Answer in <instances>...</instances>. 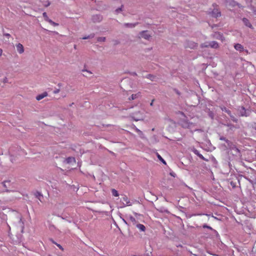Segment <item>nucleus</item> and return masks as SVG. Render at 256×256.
I'll list each match as a JSON object with an SVG mask.
<instances>
[{
    "label": "nucleus",
    "mask_w": 256,
    "mask_h": 256,
    "mask_svg": "<svg viewBox=\"0 0 256 256\" xmlns=\"http://www.w3.org/2000/svg\"><path fill=\"white\" fill-rule=\"evenodd\" d=\"M106 40L104 37H99L98 38V41L99 42H104Z\"/></svg>",
    "instance_id": "4be33fe9"
},
{
    "label": "nucleus",
    "mask_w": 256,
    "mask_h": 256,
    "mask_svg": "<svg viewBox=\"0 0 256 256\" xmlns=\"http://www.w3.org/2000/svg\"><path fill=\"white\" fill-rule=\"evenodd\" d=\"M221 110L224 111V112H226L228 115H230V116H231V112L230 110H228L226 107H222L221 108Z\"/></svg>",
    "instance_id": "2eb2a0df"
},
{
    "label": "nucleus",
    "mask_w": 256,
    "mask_h": 256,
    "mask_svg": "<svg viewBox=\"0 0 256 256\" xmlns=\"http://www.w3.org/2000/svg\"><path fill=\"white\" fill-rule=\"evenodd\" d=\"M50 24H52V26H57L58 25V24L53 22L52 20H51L50 19L48 20V22Z\"/></svg>",
    "instance_id": "412c9836"
},
{
    "label": "nucleus",
    "mask_w": 256,
    "mask_h": 256,
    "mask_svg": "<svg viewBox=\"0 0 256 256\" xmlns=\"http://www.w3.org/2000/svg\"><path fill=\"white\" fill-rule=\"evenodd\" d=\"M156 156L162 162V163L166 164V161L162 158L158 153H156Z\"/></svg>",
    "instance_id": "a211bd4d"
},
{
    "label": "nucleus",
    "mask_w": 256,
    "mask_h": 256,
    "mask_svg": "<svg viewBox=\"0 0 256 256\" xmlns=\"http://www.w3.org/2000/svg\"><path fill=\"white\" fill-rule=\"evenodd\" d=\"M212 16L214 18H218L220 16L221 14L219 10L217 8H214L212 12Z\"/></svg>",
    "instance_id": "20e7f679"
},
{
    "label": "nucleus",
    "mask_w": 256,
    "mask_h": 256,
    "mask_svg": "<svg viewBox=\"0 0 256 256\" xmlns=\"http://www.w3.org/2000/svg\"><path fill=\"white\" fill-rule=\"evenodd\" d=\"M203 228H208V229H210V230H212V228L210 226H207L206 224L204 225L203 226Z\"/></svg>",
    "instance_id": "393cba45"
},
{
    "label": "nucleus",
    "mask_w": 256,
    "mask_h": 256,
    "mask_svg": "<svg viewBox=\"0 0 256 256\" xmlns=\"http://www.w3.org/2000/svg\"><path fill=\"white\" fill-rule=\"evenodd\" d=\"M147 78H148L151 79L152 80H153V79H152V78H154V77L153 76L150 75V74H148V76Z\"/></svg>",
    "instance_id": "a878e982"
},
{
    "label": "nucleus",
    "mask_w": 256,
    "mask_h": 256,
    "mask_svg": "<svg viewBox=\"0 0 256 256\" xmlns=\"http://www.w3.org/2000/svg\"><path fill=\"white\" fill-rule=\"evenodd\" d=\"M240 116H246L247 115L246 114V110L245 109V108L244 107H242L241 108V110H240Z\"/></svg>",
    "instance_id": "4468645a"
},
{
    "label": "nucleus",
    "mask_w": 256,
    "mask_h": 256,
    "mask_svg": "<svg viewBox=\"0 0 256 256\" xmlns=\"http://www.w3.org/2000/svg\"><path fill=\"white\" fill-rule=\"evenodd\" d=\"M242 21L244 22V24H246V26H248V27H249L250 28H252V25L250 24V22L249 20L247 18H244L242 19Z\"/></svg>",
    "instance_id": "9b49d317"
},
{
    "label": "nucleus",
    "mask_w": 256,
    "mask_h": 256,
    "mask_svg": "<svg viewBox=\"0 0 256 256\" xmlns=\"http://www.w3.org/2000/svg\"><path fill=\"white\" fill-rule=\"evenodd\" d=\"M2 48H0V56L2 55Z\"/></svg>",
    "instance_id": "72a5a7b5"
},
{
    "label": "nucleus",
    "mask_w": 256,
    "mask_h": 256,
    "mask_svg": "<svg viewBox=\"0 0 256 256\" xmlns=\"http://www.w3.org/2000/svg\"><path fill=\"white\" fill-rule=\"evenodd\" d=\"M16 50H17L19 54H21L24 52V46H23L22 44H21L18 43V44H16Z\"/></svg>",
    "instance_id": "7ed1b4c3"
},
{
    "label": "nucleus",
    "mask_w": 256,
    "mask_h": 256,
    "mask_svg": "<svg viewBox=\"0 0 256 256\" xmlns=\"http://www.w3.org/2000/svg\"><path fill=\"white\" fill-rule=\"evenodd\" d=\"M44 18V19L46 21L48 22V20H50L48 17V15L46 12H44L42 14Z\"/></svg>",
    "instance_id": "aec40b11"
},
{
    "label": "nucleus",
    "mask_w": 256,
    "mask_h": 256,
    "mask_svg": "<svg viewBox=\"0 0 256 256\" xmlns=\"http://www.w3.org/2000/svg\"><path fill=\"white\" fill-rule=\"evenodd\" d=\"M140 36L142 38H144L146 40H148L150 36L148 34V31H143L140 34Z\"/></svg>",
    "instance_id": "6e6552de"
},
{
    "label": "nucleus",
    "mask_w": 256,
    "mask_h": 256,
    "mask_svg": "<svg viewBox=\"0 0 256 256\" xmlns=\"http://www.w3.org/2000/svg\"><path fill=\"white\" fill-rule=\"evenodd\" d=\"M234 48L240 52H243L244 50V46L240 44H236L234 46Z\"/></svg>",
    "instance_id": "0eeeda50"
},
{
    "label": "nucleus",
    "mask_w": 256,
    "mask_h": 256,
    "mask_svg": "<svg viewBox=\"0 0 256 256\" xmlns=\"http://www.w3.org/2000/svg\"><path fill=\"white\" fill-rule=\"evenodd\" d=\"M202 48L210 47L213 48H218L219 45L216 41H212L209 42H205L200 45Z\"/></svg>",
    "instance_id": "f257e3e1"
},
{
    "label": "nucleus",
    "mask_w": 256,
    "mask_h": 256,
    "mask_svg": "<svg viewBox=\"0 0 256 256\" xmlns=\"http://www.w3.org/2000/svg\"><path fill=\"white\" fill-rule=\"evenodd\" d=\"M56 244L60 250H63V248L61 245H60V244Z\"/></svg>",
    "instance_id": "c756f323"
},
{
    "label": "nucleus",
    "mask_w": 256,
    "mask_h": 256,
    "mask_svg": "<svg viewBox=\"0 0 256 256\" xmlns=\"http://www.w3.org/2000/svg\"><path fill=\"white\" fill-rule=\"evenodd\" d=\"M129 219H130V220L132 223L133 224H136L137 222V221L136 220V218L132 216H130L129 217Z\"/></svg>",
    "instance_id": "dca6fc26"
},
{
    "label": "nucleus",
    "mask_w": 256,
    "mask_h": 256,
    "mask_svg": "<svg viewBox=\"0 0 256 256\" xmlns=\"http://www.w3.org/2000/svg\"><path fill=\"white\" fill-rule=\"evenodd\" d=\"M197 46L198 44L191 41H188L187 42V45L186 46V48H189L192 49L194 48Z\"/></svg>",
    "instance_id": "f03ea898"
},
{
    "label": "nucleus",
    "mask_w": 256,
    "mask_h": 256,
    "mask_svg": "<svg viewBox=\"0 0 256 256\" xmlns=\"http://www.w3.org/2000/svg\"><path fill=\"white\" fill-rule=\"evenodd\" d=\"M140 92H138L136 94H132V96L128 98V100H132L138 98L141 96Z\"/></svg>",
    "instance_id": "423d86ee"
},
{
    "label": "nucleus",
    "mask_w": 256,
    "mask_h": 256,
    "mask_svg": "<svg viewBox=\"0 0 256 256\" xmlns=\"http://www.w3.org/2000/svg\"><path fill=\"white\" fill-rule=\"evenodd\" d=\"M6 182H4L3 184H4V186H6Z\"/></svg>",
    "instance_id": "4c0bfd02"
},
{
    "label": "nucleus",
    "mask_w": 256,
    "mask_h": 256,
    "mask_svg": "<svg viewBox=\"0 0 256 256\" xmlns=\"http://www.w3.org/2000/svg\"><path fill=\"white\" fill-rule=\"evenodd\" d=\"M254 15H256V10H254Z\"/></svg>",
    "instance_id": "c9c22d12"
},
{
    "label": "nucleus",
    "mask_w": 256,
    "mask_h": 256,
    "mask_svg": "<svg viewBox=\"0 0 256 256\" xmlns=\"http://www.w3.org/2000/svg\"><path fill=\"white\" fill-rule=\"evenodd\" d=\"M122 11V8H118L116 10V12H119Z\"/></svg>",
    "instance_id": "7c9ffc66"
},
{
    "label": "nucleus",
    "mask_w": 256,
    "mask_h": 256,
    "mask_svg": "<svg viewBox=\"0 0 256 256\" xmlns=\"http://www.w3.org/2000/svg\"><path fill=\"white\" fill-rule=\"evenodd\" d=\"M222 42H223L224 40V38L222 36H220V38Z\"/></svg>",
    "instance_id": "473e14b6"
},
{
    "label": "nucleus",
    "mask_w": 256,
    "mask_h": 256,
    "mask_svg": "<svg viewBox=\"0 0 256 256\" xmlns=\"http://www.w3.org/2000/svg\"><path fill=\"white\" fill-rule=\"evenodd\" d=\"M254 15H256V10H254Z\"/></svg>",
    "instance_id": "e433bc0d"
},
{
    "label": "nucleus",
    "mask_w": 256,
    "mask_h": 256,
    "mask_svg": "<svg viewBox=\"0 0 256 256\" xmlns=\"http://www.w3.org/2000/svg\"><path fill=\"white\" fill-rule=\"evenodd\" d=\"M96 18H98V20H100L101 19V18H100V16L96 15V16H94V20Z\"/></svg>",
    "instance_id": "c85d7f7f"
},
{
    "label": "nucleus",
    "mask_w": 256,
    "mask_h": 256,
    "mask_svg": "<svg viewBox=\"0 0 256 256\" xmlns=\"http://www.w3.org/2000/svg\"><path fill=\"white\" fill-rule=\"evenodd\" d=\"M134 129L135 131L142 138H144L143 133L138 128L135 126H134Z\"/></svg>",
    "instance_id": "f8f14e48"
},
{
    "label": "nucleus",
    "mask_w": 256,
    "mask_h": 256,
    "mask_svg": "<svg viewBox=\"0 0 256 256\" xmlns=\"http://www.w3.org/2000/svg\"><path fill=\"white\" fill-rule=\"evenodd\" d=\"M220 140H224V138H220Z\"/></svg>",
    "instance_id": "79ce46f5"
},
{
    "label": "nucleus",
    "mask_w": 256,
    "mask_h": 256,
    "mask_svg": "<svg viewBox=\"0 0 256 256\" xmlns=\"http://www.w3.org/2000/svg\"><path fill=\"white\" fill-rule=\"evenodd\" d=\"M112 193L113 196H119L118 192L115 189H112Z\"/></svg>",
    "instance_id": "f3484780"
},
{
    "label": "nucleus",
    "mask_w": 256,
    "mask_h": 256,
    "mask_svg": "<svg viewBox=\"0 0 256 256\" xmlns=\"http://www.w3.org/2000/svg\"><path fill=\"white\" fill-rule=\"evenodd\" d=\"M93 36H84V37H83V38H82V39H83V40H86V39L90 38H92Z\"/></svg>",
    "instance_id": "bb28decb"
},
{
    "label": "nucleus",
    "mask_w": 256,
    "mask_h": 256,
    "mask_svg": "<svg viewBox=\"0 0 256 256\" xmlns=\"http://www.w3.org/2000/svg\"><path fill=\"white\" fill-rule=\"evenodd\" d=\"M136 227L141 231L144 232L146 230V227L144 225L142 224H137Z\"/></svg>",
    "instance_id": "ddd939ff"
},
{
    "label": "nucleus",
    "mask_w": 256,
    "mask_h": 256,
    "mask_svg": "<svg viewBox=\"0 0 256 256\" xmlns=\"http://www.w3.org/2000/svg\"><path fill=\"white\" fill-rule=\"evenodd\" d=\"M75 159L74 158L72 157H68L66 159V161L67 163H70L72 162V161H74Z\"/></svg>",
    "instance_id": "6ab92c4d"
},
{
    "label": "nucleus",
    "mask_w": 256,
    "mask_h": 256,
    "mask_svg": "<svg viewBox=\"0 0 256 256\" xmlns=\"http://www.w3.org/2000/svg\"><path fill=\"white\" fill-rule=\"evenodd\" d=\"M154 102V100H152V102H150V105L151 106H153Z\"/></svg>",
    "instance_id": "f704fd0d"
},
{
    "label": "nucleus",
    "mask_w": 256,
    "mask_h": 256,
    "mask_svg": "<svg viewBox=\"0 0 256 256\" xmlns=\"http://www.w3.org/2000/svg\"><path fill=\"white\" fill-rule=\"evenodd\" d=\"M82 72H88V73H89L90 74H92V72L90 71H88V70H82Z\"/></svg>",
    "instance_id": "2f4dec72"
},
{
    "label": "nucleus",
    "mask_w": 256,
    "mask_h": 256,
    "mask_svg": "<svg viewBox=\"0 0 256 256\" xmlns=\"http://www.w3.org/2000/svg\"><path fill=\"white\" fill-rule=\"evenodd\" d=\"M10 36V34H6V36Z\"/></svg>",
    "instance_id": "a19ab883"
},
{
    "label": "nucleus",
    "mask_w": 256,
    "mask_h": 256,
    "mask_svg": "<svg viewBox=\"0 0 256 256\" xmlns=\"http://www.w3.org/2000/svg\"><path fill=\"white\" fill-rule=\"evenodd\" d=\"M194 153L196 154L200 159L206 160V161H208V160L205 158L202 154L199 153V152L198 150H195L194 151Z\"/></svg>",
    "instance_id": "9d476101"
},
{
    "label": "nucleus",
    "mask_w": 256,
    "mask_h": 256,
    "mask_svg": "<svg viewBox=\"0 0 256 256\" xmlns=\"http://www.w3.org/2000/svg\"><path fill=\"white\" fill-rule=\"evenodd\" d=\"M48 95V94L47 92H44L37 96L36 97V99L37 100H42V98H44L47 96Z\"/></svg>",
    "instance_id": "39448f33"
},
{
    "label": "nucleus",
    "mask_w": 256,
    "mask_h": 256,
    "mask_svg": "<svg viewBox=\"0 0 256 256\" xmlns=\"http://www.w3.org/2000/svg\"><path fill=\"white\" fill-rule=\"evenodd\" d=\"M125 26H130L131 28L134 27L135 26V24H126Z\"/></svg>",
    "instance_id": "b1692460"
},
{
    "label": "nucleus",
    "mask_w": 256,
    "mask_h": 256,
    "mask_svg": "<svg viewBox=\"0 0 256 256\" xmlns=\"http://www.w3.org/2000/svg\"><path fill=\"white\" fill-rule=\"evenodd\" d=\"M7 80V78H6L4 79V82H6Z\"/></svg>",
    "instance_id": "58836bf2"
},
{
    "label": "nucleus",
    "mask_w": 256,
    "mask_h": 256,
    "mask_svg": "<svg viewBox=\"0 0 256 256\" xmlns=\"http://www.w3.org/2000/svg\"><path fill=\"white\" fill-rule=\"evenodd\" d=\"M192 124V123H190L187 121L183 122L182 123V126L183 128H190Z\"/></svg>",
    "instance_id": "1a4fd4ad"
},
{
    "label": "nucleus",
    "mask_w": 256,
    "mask_h": 256,
    "mask_svg": "<svg viewBox=\"0 0 256 256\" xmlns=\"http://www.w3.org/2000/svg\"><path fill=\"white\" fill-rule=\"evenodd\" d=\"M50 3L48 0H46V2L44 4V6L45 7H47L50 5Z\"/></svg>",
    "instance_id": "5701e85b"
},
{
    "label": "nucleus",
    "mask_w": 256,
    "mask_h": 256,
    "mask_svg": "<svg viewBox=\"0 0 256 256\" xmlns=\"http://www.w3.org/2000/svg\"><path fill=\"white\" fill-rule=\"evenodd\" d=\"M60 89H56L54 91V94H58L59 92H60Z\"/></svg>",
    "instance_id": "cd10ccee"
},
{
    "label": "nucleus",
    "mask_w": 256,
    "mask_h": 256,
    "mask_svg": "<svg viewBox=\"0 0 256 256\" xmlns=\"http://www.w3.org/2000/svg\"><path fill=\"white\" fill-rule=\"evenodd\" d=\"M234 120V122H236V120Z\"/></svg>",
    "instance_id": "ea45409f"
}]
</instances>
